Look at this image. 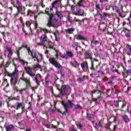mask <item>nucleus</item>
<instances>
[{"instance_id":"1","label":"nucleus","mask_w":131,"mask_h":131,"mask_svg":"<svg viewBox=\"0 0 131 131\" xmlns=\"http://www.w3.org/2000/svg\"><path fill=\"white\" fill-rule=\"evenodd\" d=\"M13 64L15 67V70L12 73H8L7 75L11 77L10 83L11 85L14 87L18 82V69L17 68V65L15 63L14 60L12 61Z\"/></svg>"},{"instance_id":"2","label":"nucleus","mask_w":131,"mask_h":131,"mask_svg":"<svg viewBox=\"0 0 131 131\" xmlns=\"http://www.w3.org/2000/svg\"><path fill=\"white\" fill-rule=\"evenodd\" d=\"M50 11L51 14H50L49 12H46L47 14L49 15V18L48 20V23L46 26H48V27H51V26H52V27H54V28H56L57 27H56L55 24L57 23L58 19L56 18V15L52 14L53 13H54L53 8H50Z\"/></svg>"},{"instance_id":"3","label":"nucleus","mask_w":131,"mask_h":131,"mask_svg":"<svg viewBox=\"0 0 131 131\" xmlns=\"http://www.w3.org/2000/svg\"><path fill=\"white\" fill-rule=\"evenodd\" d=\"M49 62L55 67L57 69L60 70V74L62 76H64L65 75V73L63 72V67L60 64V63L58 62V61L56 60L55 58H50Z\"/></svg>"},{"instance_id":"4","label":"nucleus","mask_w":131,"mask_h":131,"mask_svg":"<svg viewBox=\"0 0 131 131\" xmlns=\"http://www.w3.org/2000/svg\"><path fill=\"white\" fill-rule=\"evenodd\" d=\"M92 100L95 102V105L99 104V102L100 101L101 99V94H102V91H99L98 90H93L92 92Z\"/></svg>"},{"instance_id":"5","label":"nucleus","mask_w":131,"mask_h":131,"mask_svg":"<svg viewBox=\"0 0 131 131\" xmlns=\"http://www.w3.org/2000/svg\"><path fill=\"white\" fill-rule=\"evenodd\" d=\"M28 52L29 54L31 53V56L34 59V61H37L38 63H39V61H41V59H42V55L41 54H37L36 52L33 53L29 48H28Z\"/></svg>"},{"instance_id":"6","label":"nucleus","mask_w":131,"mask_h":131,"mask_svg":"<svg viewBox=\"0 0 131 131\" xmlns=\"http://www.w3.org/2000/svg\"><path fill=\"white\" fill-rule=\"evenodd\" d=\"M69 89V85H63L61 86L60 89L59 88H57V90L60 92V95H61V96H66V94Z\"/></svg>"},{"instance_id":"7","label":"nucleus","mask_w":131,"mask_h":131,"mask_svg":"<svg viewBox=\"0 0 131 131\" xmlns=\"http://www.w3.org/2000/svg\"><path fill=\"white\" fill-rule=\"evenodd\" d=\"M48 41V36L46 34L42 35L40 37V42L39 43V46H43L46 47V43Z\"/></svg>"},{"instance_id":"8","label":"nucleus","mask_w":131,"mask_h":131,"mask_svg":"<svg viewBox=\"0 0 131 131\" xmlns=\"http://www.w3.org/2000/svg\"><path fill=\"white\" fill-rule=\"evenodd\" d=\"M122 67L123 68V71L122 72L123 77L126 78L127 76H131V70L129 69L126 70V69L124 68V66H122Z\"/></svg>"},{"instance_id":"9","label":"nucleus","mask_w":131,"mask_h":131,"mask_svg":"<svg viewBox=\"0 0 131 131\" xmlns=\"http://www.w3.org/2000/svg\"><path fill=\"white\" fill-rule=\"evenodd\" d=\"M13 7H15L17 9L18 13H19V14H21V15H25V10H26V8L25 7L16 6V5L14 4Z\"/></svg>"},{"instance_id":"10","label":"nucleus","mask_w":131,"mask_h":131,"mask_svg":"<svg viewBox=\"0 0 131 131\" xmlns=\"http://www.w3.org/2000/svg\"><path fill=\"white\" fill-rule=\"evenodd\" d=\"M73 106H75L74 103H72L71 101L68 100L64 105V109L68 110V108H72Z\"/></svg>"},{"instance_id":"11","label":"nucleus","mask_w":131,"mask_h":131,"mask_svg":"<svg viewBox=\"0 0 131 131\" xmlns=\"http://www.w3.org/2000/svg\"><path fill=\"white\" fill-rule=\"evenodd\" d=\"M84 57L85 59H90L92 60V54L90 50H88L84 52Z\"/></svg>"},{"instance_id":"12","label":"nucleus","mask_w":131,"mask_h":131,"mask_svg":"<svg viewBox=\"0 0 131 131\" xmlns=\"http://www.w3.org/2000/svg\"><path fill=\"white\" fill-rule=\"evenodd\" d=\"M4 127L6 128L7 131H11L15 129V126L13 124L5 125Z\"/></svg>"},{"instance_id":"13","label":"nucleus","mask_w":131,"mask_h":131,"mask_svg":"<svg viewBox=\"0 0 131 131\" xmlns=\"http://www.w3.org/2000/svg\"><path fill=\"white\" fill-rule=\"evenodd\" d=\"M35 80L37 85H39V82L41 81V75L39 74H37L35 77Z\"/></svg>"},{"instance_id":"14","label":"nucleus","mask_w":131,"mask_h":131,"mask_svg":"<svg viewBox=\"0 0 131 131\" xmlns=\"http://www.w3.org/2000/svg\"><path fill=\"white\" fill-rule=\"evenodd\" d=\"M106 28H107V25L103 23L99 25V29H100L101 31H105V30H106Z\"/></svg>"},{"instance_id":"15","label":"nucleus","mask_w":131,"mask_h":131,"mask_svg":"<svg viewBox=\"0 0 131 131\" xmlns=\"http://www.w3.org/2000/svg\"><path fill=\"white\" fill-rule=\"evenodd\" d=\"M84 11L81 10L80 8H77V13H74V15H78L79 16H83Z\"/></svg>"},{"instance_id":"16","label":"nucleus","mask_w":131,"mask_h":131,"mask_svg":"<svg viewBox=\"0 0 131 131\" xmlns=\"http://www.w3.org/2000/svg\"><path fill=\"white\" fill-rule=\"evenodd\" d=\"M20 80L26 82L27 85H30V81L26 78H24V74L22 75V77H20Z\"/></svg>"},{"instance_id":"17","label":"nucleus","mask_w":131,"mask_h":131,"mask_svg":"<svg viewBox=\"0 0 131 131\" xmlns=\"http://www.w3.org/2000/svg\"><path fill=\"white\" fill-rule=\"evenodd\" d=\"M115 76H113L111 78H109L107 80V84H112L113 82H115Z\"/></svg>"},{"instance_id":"18","label":"nucleus","mask_w":131,"mask_h":131,"mask_svg":"<svg viewBox=\"0 0 131 131\" xmlns=\"http://www.w3.org/2000/svg\"><path fill=\"white\" fill-rule=\"evenodd\" d=\"M121 118L123 121L125 122V123H128L129 122V118H128V116L126 115H124L121 116Z\"/></svg>"},{"instance_id":"19","label":"nucleus","mask_w":131,"mask_h":131,"mask_svg":"<svg viewBox=\"0 0 131 131\" xmlns=\"http://www.w3.org/2000/svg\"><path fill=\"white\" fill-rule=\"evenodd\" d=\"M126 51L127 52V55H128V56H130L131 55V46L127 44L126 46Z\"/></svg>"},{"instance_id":"20","label":"nucleus","mask_w":131,"mask_h":131,"mask_svg":"<svg viewBox=\"0 0 131 131\" xmlns=\"http://www.w3.org/2000/svg\"><path fill=\"white\" fill-rule=\"evenodd\" d=\"M98 62H99V60L98 59H95V60H93V59H92L91 60V63L94 66H96V68H98V66H100V63H98Z\"/></svg>"},{"instance_id":"21","label":"nucleus","mask_w":131,"mask_h":131,"mask_svg":"<svg viewBox=\"0 0 131 131\" xmlns=\"http://www.w3.org/2000/svg\"><path fill=\"white\" fill-rule=\"evenodd\" d=\"M60 3V0H56L52 3V8H57V7H59V4Z\"/></svg>"},{"instance_id":"22","label":"nucleus","mask_w":131,"mask_h":131,"mask_svg":"<svg viewBox=\"0 0 131 131\" xmlns=\"http://www.w3.org/2000/svg\"><path fill=\"white\" fill-rule=\"evenodd\" d=\"M75 30V29L73 28H69L67 30H65V31L67 33H69V34H72V33H73L74 31Z\"/></svg>"},{"instance_id":"23","label":"nucleus","mask_w":131,"mask_h":131,"mask_svg":"<svg viewBox=\"0 0 131 131\" xmlns=\"http://www.w3.org/2000/svg\"><path fill=\"white\" fill-rule=\"evenodd\" d=\"M32 68H33V70H34L35 71H36V70H37V69H41V66H40V65L39 64H38V62L37 64L33 66Z\"/></svg>"},{"instance_id":"24","label":"nucleus","mask_w":131,"mask_h":131,"mask_svg":"<svg viewBox=\"0 0 131 131\" xmlns=\"http://www.w3.org/2000/svg\"><path fill=\"white\" fill-rule=\"evenodd\" d=\"M56 15L58 16V19H61V18L63 17V16H62V13L61 11L58 10V9H56Z\"/></svg>"},{"instance_id":"25","label":"nucleus","mask_w":131,"mask_h":131,"mask_svg":"<svg viewBox=\"0 0 131 131\" xmlns=\"http://www.w3.org/2000/svg\"><path fill=\"white\" fill-rule=\"evenodd\" d=\"M99 127H102V122L101 121L97 122L95 124V128L98 129Z\"/></svg>"},{"instance_id":"26","label":"nucleus","mask_w":131,"mask_h":131,"mask_svg":"<svg viewBox=\"0 0 131 131\" xmlns=\"http://www.w3.org/2000/svg\"><path fill=\"white\" fill-rule=\"evenodd\" d=\"M17 55L18 56V58H16L15 59V60H16V61H18L19 60V61H20V62H22L23 63H26L27 64H28V62H27L26 61L25 62V61H24V60H22L20 58L19 54V51H17Z\"/></svg>"},{"instance_id":"27","label":"nucleus","mask_w":131,"mask_h":131,"mask_svg":"<svg viewBox=\"0 0 131 131\" xmlns=\"http://www.w3.org/2000/svg\"><path fill=\"white\" fill-rule=\"evenodd\" d=\"M6 49L7 52H8V55H13V50H12L11 48L7 46Z\"/></svg>"},{"instance_id":"28","label":"nucleus","mask_w":131,"mask_h":131,"mask_svg":"<svg viewBox=\"0 0 131 131\" xmlns=\"http://www.w3.org/2000/svg\"><path fill=\"white\" fill-rule=\"evenodd\" d=\"M76 39H78V40H85V37L80 35H77Z\"/></svg>"},{"instance_id":"29","label":"nucleus","mask_w":131,"mask_h":131,"mask_svg":"<svg viewBox=\"0 0 131 131\" xmlns=\"http://www.w3.org/2000/svg\"><path fill=\"white\" fill-rule=\"evenodd\" d=\"M115 11H116V12L119 14V16H120V17H123V16H122V14H121V12H120L119 8H118L117 6H116Z\"/></svg>"},{"instance_id":"30","label":"nucleus","mask_w":131,"mask_h":131,"mask_svg":"<svg viewBox=\"0 0 131 131\" xmlns=\"http://www.w3.org/2000/svg\"><path fill=\"white\" fill-rule=\"evenodd\" d=\"M124 32H125V36L126 37H130V31H129V30H125Z\"/></svg>"},{"instance_id":"31","label":"nucleus","mask_w":131,"mask_h":131,"mask_svg":"<svg viewBox=\"0 0 131 131\" xmlns=\"http://www.w3.org/2000/svg\"><path fill=\"white\" fill-rule=\"evenodd\" d=\"M120 101L121 100H116L114 102V105L115 107H119V105H120Z\"/></svg>"},{"instance_id":"32","label":"nucleus","mask_w":131,"mask_h":131,"mask_svg":"<svg viewBox=\"0 0 131 131\" xmlns=\"http://www.w3.org/2000/svg\"><path fill=\"white\" fill-rule=\"evenodd\" d=\"M100 18L101 20H106V19H107V15L105 13H103L102 14L100 15Z\"/></svg>"},{"instance_id":"33","label":"nucleus","mask_w":131,"mask_h":131,"mask_svg":"<svg viewBox=\"0 0 131 131\" xmlns=\"http://www.w3.org/2000/svg\"><path fill=\"white\" fill-rule=\"evenodd\" d=\"M67 56L70 58H73L74 54L71 51H67Z\"/></svg>"},{"instance_id":"34","label":"nucleus","mask_w":131,"mask_h":131,"mask_svg":"<svg viewBox=\"0 0 131 131\" xmlns=\"http://www.w3.org/2000/svg\"><path fill=\"white\" fill-rule=\"evenodd\" d=\"M82 69H84L85 67H88V62L85 61L81 64Z\"/></svg>"},{"instance_id":"35","label":"nucleus","mask_w":131,"mask_h":131,"mask_svg":"<svg viewBox=\"0 0 131 131\" xmlns=\"http://www.w3.org/2000/svg\"><path fill=\"white\" fill-rule=\"evenodd\" d=\"M86 115L88 119H93L94 117V115L89 114L88 113H86Z\"/></svg>"},{"instance_id":"36","label":"nucleus","mask_w":131,"mask_h":131,"mask_svg":"<svg viewBox=\"0 0 131 131\" xmlns=\"http://www.w3.org/2000/svg\"><path fill=\"white\" fill-rule=\"evenodd\" d=\"M73 64V66L75 67V68H77L79 66V63L76 60H74V62Z\"/></svg>"},{"instance_id":"37","label":"nucleus","mask_w":131,"mask_h":131,"mask_svg":"<svg viewBox=\"0 0 131 131\" xmlns=\"http://www.w3.org/2000/svg\"><path fill=\"white\" fill-rule=\"evenodd\" d=\"M120 105H121L122 108H123L124 107H125V106H126V102L124 101H120Z\"/></svg>"},{"instance_id":"38","label":"nucleus","mask_w":131,"mask_h":131,"mask_svg":"<svg viewBox=\"0 0 131 131\" xmlns=\"http://www.w3.org/2000/svg\"><path fill=\"white\" fill-rule=\"evenodd\" d=\"M28 86H29V85H26V88L20 89L19 90V93L22 95L23 94V92H25V91H27Z\"/></svg>"},{"instance_id":"39","label":"nucleus","mask_w":131,"mask_h":131,"mask_svg":"<svg viewBox=\"0 0 131 131\" xmlns=\"http://www.w3.org/2000/svg\"><path fill=\"white\" fill-rule=\"evenodd\" d=\"M86 77V76H83L82 77H79L78 78V81H84V79H85V78Z\"/></svg>"},{"instance_id":"40","label":"nucleus","mask_w":131,"mask_h":131,"mask_svg":"<svg viewBox=\"0 0 131 131\" xmlns=\"http://www.w3.org/2000/svg\"><path fill=\"white\" fill-rule=\"evenodd\" d=\"M26 68V72L27 73H28V74H29V73H31V72H32V71H31V68Z\"/></svg>"},{"instance_id":"41","label":"nucleus","mask_w":131,"mask_h":131,"mask_svg":"<svg viewBox=\"0 0 131 131\" xmlns=\"http://www.w3.org/2000/svg\"><path fill=\"white\" fill-rule=\"evenodd\" d=\"M23 105L21 103H18L16 106V110H19L21 107H22Z\"/></svg>"},{"instance_id":"42","label":"nucleus","mask_w":131,"mask_h":131,"mask_svg":"<svg viewBox=\"0 0 131 131\" xmlns=\"http://www.w3.org/2000/svg\"><path fill=\"white\" fill-rule=\"evenodd\" d=\"M77 128H78L79 129H81V128L83 127V126L81 123L77 124Z\"/></svg>"},{"instance_id":"43","label":"nucleus","mask_w":131,"mask_h":131,"mask_svg":"<svg viewBox=\"0 0 131 131\" xmlns=\"http://www.w3.org/2000/svg\"><path fill=\"white\" fill-rule=\"evenodd\" d=\"M84 0H80L78 3V5L79 6V7H84V6H83L82 4H81V3H82V2H83Z\"/></svg>"},{"instance_id":"44","label":"nucleus","mask_w":131,"mask_h":131,"mask_svg":"<svg viewBox=\"0 0 131 131\" xmlns=\"http://www.w3.org/2000/svg\"><path fill=\"white\" fill-rule=\"evenodd\" d=\"M8 100L9 101H12L13 100H18V98H17V97H13V98H12V97H9L8 98Z\"/></svg>"},{"instance_id":"45","label":"nucleus","mask_w":131,"mask_h":131,"mask_svg":"<svg viewBox=\"0 0 131 131\" xmlns=\"http://www.w3.org/2000/svg\"><path fill=\"white\" fill-rule=\"evenodd\" d=\"M31 15H32V11L30 10H28L27 16H31Z\"/></svg>"},{"instance_id":"46","label":"nucleus","mask_w":131,"mask_h":131,"mask_svg":"<svg viewBox=\"0 0 131 131\" xmlns=\"http://www.w3.org/2000/svg\"><path fill=\"white\" fill-rule=\"evenodd\" d=\"M16 3L17 5H18L17 7H21L22 6V4H21L19 1L16 0Z\"/></svg>"},{"instance_id":"47","label":"nucleus","mask_w":131,"mask_h":131,"mask_svg":"<svg viewBox=\"0 0 131 131\" xmlns=\"http://www.w3.org/2000/svg\"><path fill=\"white\" fill-rule=\"evenodd\" d=\"M30 76H31V77L33 78L34 76H35V74H34V73L33 72H31L29 74H28Z\"/></svg>"},{"instance_id":"48","label":"nucleus","mask_w":131,"mask_h":131,"mask_svg":"<svg viewBox=\"0 0 131 131\" xmlns=\"http://www.w3.org/2000/svg\"><path fill=\"white\" fill-rule=\"evenodd\" d=\"M75 108L76 109H82V107L79 104H77Z\"/></svg>"},{"instance_id":"49","label":"nucleus","mask_w":131,"mask_h":131,"mask_svg":"<svg viewBox=\"0 0 131 131\" xmlns=\"http://www.w3.org/2000/svg\"><path fill=\"white\" fill-rule=\"evenodd\" d=\"M96 8L97 11L98 10H101V8H100V4H96Z\"/></svg>"},{"instance_id":"50","label":"nucleus","mask_w":131,"mask_h":131,"mask_svg":"<svg viewBox=\"0 0 131 131\" xmlns=\"http://www.w3.org/2000/svg\"><path fill=\"white\" fill-rule=\"evenodd\" d=\"M49 49H52V50H54V51H55V52H56V53L58 52V51H57V50H56V48H54V47H52L51 45L49 46Z\"/></svg>"},{"instance_id":"51","label":"nucleus","mask_w":131,"mask_h":131,"mask_svg":"<svg viewBox=\"0 0 131 131\" xmlns=\"http://www.w3.org/2000/svg\"><path fill=\"white\" fill-rule=\"evenodd\" d=\"M22 115V113H18L16 115H15V117H20V116H21Z\"/></svg>"},{"instance_id":"52","label":"nucleus","mask_w":131,"mask_h":131,"mask_svg":"<svg viewBox=\"0 0 131 131\" xmlns=\"http://www.w3.org/2000/svg\"><path fill=\"white\" fill-rule=\"evenodd\" d=\"M72 17H71L70 16H69L68 17V20L71 23H72V22H73V20L72 19Z\"/></svg>"},{"instance_id":"53","label":"nucleus","mask_w":131,"mask_h":131,"mask_svg":"<svg viewBox=\"0 0 131 131\" xmlns=\"http://www.w3.org/2000/svg\"><path fill=\"white\" fill-rule=\"evenodd\" d=\"M42 30L45 33H48L49 32V31L47 29H42Z\"/></svg>"},{"instance_id":"54","label":"nucleus","mask_w":131,"mask_h":131,"mask_svg":"<svg viewBox=\"0 0 131 131\" xmlns=\"http://www.w3.org/2000/svg\"><path fill=\"white\" fill-rule=\"evenodd\" d=\"M95 66H94V63L92 64L91 67L90 68L91 70H95Z\"/></svg>"},{"instance_id":"55","label":"nucleus","mask_w":131,"mask_h":131,"mask_svg":"<svg viewBox=\"0 0 131 131\" xmlns=\"http://www.w3.org/2000/svg\"><path fill=\"white\" fill-rule=\"evenodd\" d=\"M26 25L27 26V27H30V22L27 21L26 23Z\"/></svg>"},{"instance_id":"56","label":"nucleus","mask_w":131,"mask_h":131,"mask_svg":"<svg viewBox=\"0 0 131 131\" xmlns=\"http://www.w3.org/2000/svg\"><path fill=\"white\" fill-rule=\"evenodd\" d=\"M61 58H62V59H67V56L66 55H62L61 56Z\"/></svg>"},{"instance_id":"57","label":"nucleus","mask_w":131,"mask_h":131,"mask_svg":"<svg viewBox=\"0 0 131 131\" xmlns=\"http://www.w3.org/2000/svg\"><path fill=\"white\" fill-rule=\"evenodd\" d=\"M67 112H68V110H66L65 109V111L62 113V114L63 115V114H64L65 115H66V113H67Z\"/></svg>"},{"instance_id":"58","label":"nucleus","mask_w":131,"mask_h":131,"mask_svg":"<svg viewBox=\"0 0 131 131\" xmlns=\"http://www.w3.org/2000/svg\"><path fill=\"white\" fill-rule=\"evenodd\" d=\"M94 43H95V45H98V43H100V41L98 40H95L94 41Z\"/></svg>"},{"instance_id":"59","label":"nucleus","mask_w":131,"mask_h":131,"mask_svg":"<svg viewBox=\"0 0 131 131\" xmlns=\"http://www.w3.org/2000/svg\"><path fill=\"white\" fill-rule=\"evenodd\" d=\"M74 9H75V6L74 5H72L71 6V11H74Z\"/></svg>"},{"instance_id":"60","label":"nucleus","mask_w":131,"mask_h":131,"mask_svg":"<svg viewBox=\"0 0 131 131\" xmlns=\"http://www.w3.org/2000/svg\"><path fill=\"white\" fill-rule=\"evenodd\" d=\"M116 128H117V125H115L114 126L113 131L116 130Z\"/></svg>"},{"instance_id":"61","label":"nucleus","mask_w":131,"mask_h":131,"mask_svg":"<svg viewBox=\"0 0 131 131\" xmlns=\"http://www.w3.org/2000/svg\"><path fill=\"white\" fill-rule=\"evenodd\" d=\"M50 111L51 112V113H55V110L54 109H50Z\"/></svg>"},{"instance_id":"62","label":"nucleus","mask_w":131,"mask_h":131,"mask_svg":"<svg viewBox=\"0 0 131 131\" xmlns=\"http://www.w3.org/2000/svg\"><path fill=\"white\" fill-rule=\"evenodd\" d=\"M114 90H115V87H114L112 89V94L114 93Z\"/></svg>"},{"instance_id":"63","label":"nucleus","mask_w":131,"mask_h":131,"mask_svg":"<svg viewBox=\"0 0 131 131\" xmlns=\"http://www.w3.org/2000/svg\"><path fill=\"white\" fill-rule=\"evenodd\" d=\"M61 104H62V105H63V106L64 107V105H65V104H66L65 101H61Z\"/></svg>"},{"instance_id":"64","label":"nucleus","mask_w":131,"mask_h":131,"mask_svg":"<svg viewBox=\"0 0 131 131\" xmlns=\"http://www.w3.org/2000/svg\"><path fill=\"white\" fill-rule=\"evenodd\" d=\"M25 131H31V129H30V128H26Z\"/></svg>"}]
</instances>
